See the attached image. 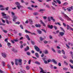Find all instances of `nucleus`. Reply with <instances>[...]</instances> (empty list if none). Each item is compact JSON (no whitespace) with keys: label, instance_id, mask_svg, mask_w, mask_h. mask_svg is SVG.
<instances>
[{"label":"nucleus","instance_id":"obj_1","mask_svg":"<svg viewBox=\"0 0 73 73\" xmlns=\"http://www.w3.org/2000/svg\"><path fill=\"white\" fill-rule=\"evenodd\" d=\"M34 48H35V49L38 52L40 51L39 53L40 54H41L42 52V51H40V49L37 46H35Z\"/></svg>","mask_w":73,"mask_h":73},{"label":"nucleus","instance_id":"obj_13","mask_svg":"<svg viewBox=\"0 0 73 73\" xmlns=\"http://www.w3.org/2000/svg\"><path fill=\"white\" fill-rule=\"evenodd\" d=\"M39 68L40 69V70H41L40 71V73L42 72L43 73L44 70H43V69H42V68H41V67H40Z\"/></svg>","mask_w":73,"mask_h":73},{"label":"nucleus","instance_id":"obj_49","mask_svg":"<svg viewBox=\"0 0 73 73\" xmlns=\"http://www.w3.org/2000/svg\"><path fill=\"white\" fill-rule=\"evenodd\" d=\"M3 32H4V33H7V31L5 30H3Z\"/></svg>","mask_w":73,"mask_h":73},{"label":"nucleus","instance_id":"obj_28","mask_svg":"<svg viewBox=\"0 0 73 73\" xmlns=\"http://www.w3.org/2000/svg\"><path fill=\"white\" fill-rule=\"evenodd\" d=\"M55 24L56 25L57 24H58V25H60V26H61V25L60 24V23H59L58 22H57V23H55Z\"/></svg>","mask_w":73,"mask_h":73},{"label":"nucleus","instance_id":"obj_33","mask_svg":"<svg viewBox=\"0 0 73 73\" xmlns=\"http://www.w3.org/2000/svg\"><path fill=\"white\" fill-rule=\"evenodd\" d=\"M15 4L16 5H20V3L18 2H15Z\"/></svg>","mask_w":73,"mask_h":73},{"label":"nucleus","instance_id":"obj_21","mask_svg":"<svg viewBox=\"0 0 73 73\" xmlns=\"http://www.w3.org/2000/svg\"><path fill=\"white\" fill-rule=\"evenodd\" d=\"M60 28L61 29V31H62L63 32H64V33L65 32V31L64 30L63 28L62 27H60Z\"/></svg>","mask_w":73,"mask_h":73},{"label":"nucleus","instance_id":"obj_8","mask_svg":"<svg viewBox=\"0 0 73 73\" xmlns=\"http://www.w3.org/2000/svg\"><path fill=\"white\" fill-rule=\"evenodd\" d=\"M42 59L44 61V63L46 64H47V61H46V60H45L46 59V58H42Z\"/></svg>","mask_w":73,"mask_h":73},{"label":"nucleus","instance_id":"obj_17","mask_svg":"<svg viewBox=\"0 0 73 73\" xmlns=\"http://www.w3.org/2000/svg\"><path fill=\"white\" fill-rule=\"evenodd\" d=\"M50 19L51 20H52L54 22H55V20L53 18V17H51Z\"/></svg>","mask_w":73,"mask_h":73},{"label":"nucleus","instance_id":"obj_58","mask_svg":"<svg viewBox=\"0 0 73 73\" xmlns=\"http://www.w3.org/2000/svg\"><path fill=\"white\" fill-rule=\"evenodd\" d=\"M0 10H1V11H4L5 10V9H4V8H2L0 9Z\"/></svg>","mask_w":73,"mask_h":73},{"label":"nucleus","instance_id":"obj_30","mask_svg":"<svg viewBox=\"0 0 73 73\" xmlns=\"http://www.w3.org/2000/svg\"><path fill=\"white\" fill-rule=\"evenodd\" d=\"M64 63L65 64H66V65L67 66L68 65V63H67V62H66V61H64Z\"/></svg>","mask_w":73,"mask_h":73},{"label":"nucleus","instance_id":"obj_39","mask_svg":"<svg viewBox=\"0 0 73 73\" xmlns=\"http://www.w3.org/2000/svg\"><path fill=\"white\" fill-rule=\"evenodd\" d=\"M70 62L73 64V60H72V59H70Z\"/></svg>","mask_w":73,"mask_h":73},{"label":"nucleus","instance_id":"obj_56","mask_svg":"<svg viewBox=\"0 0 73 73\" xmlns=\"http://www.w3.org/2000/svg\"><path fill=\"white\" fill-rule=\"evenodd\" d=\"M28 9H30V10H32L33 8H31V7H28Z\"/></svg>","mask_w":73,"mask_h":73},{"label":"nucleus","instance_id":"obj_59","mask_svg":"<svg viewBox=\"0 0 73 73\" xmlns=\"http://www.w3.org/2000/svg\"><path fill=\"white\" fill-rule=\"evenodd\" d=\"M2 63L3 64V66H5V62H2Z\"/></svg>","mask_w":73,"mask_h":73},{"label":"nucleus","instance_id":"obj_61","mask_svg":"<svg viewBox=\"0 0 73 73\" xmlns=\"http://www.w3.org/2000/svg\"><path fill=\"white\" fill-rule=\"evenodd\" d=\"M0 73H3L4 72L2 71L1 70H0Z\"/></svg>","mask_w":73,"mask_h":73},{"label":"nucleus","instance_id":"obj_18","mask_svg":"<svg viewBox=\"0 0 73 73\" xmlns=\"http://www.w3.org/2000/svg\"><path fill=\"white\" fill-rule=\"evenodd\" d=\"M37 31L39 34H41L42 33V31H40L39 29H37Z\"/></svg>","mask_w":73,"mask_h":73},{"label":"nucleus","instance_id":"obj_63","mask_svg":"<svg viewBox=\"0 0 73 73\" xmlns=\"http://www.w3.org/2000/svg\"><path fill=\"white\" fill-rule=\"evenodd\" d=\"M46 7H47V8H50V6H49V5H46Z\"/></svg>","mask_w":73,"mask_h":73},{"label":"nucleus","instance_id":"obj_25","mask_svg":"<svg viewBox=\"0 0 73 73\" xmlns=\"http://www.w3.org/2000/svg\"><path fill=\"white\" fill-rule=\"evenodd\" d=\"M38 14V12H34V13H33V14L34 15H37Z\"/></svg>","mask_w":73,"mask_h":73},{"label":"nucleus","instance_id":"obj_29","mask_svg":"<svg viewBox=\"0 0 73 73\" xmlns=\"http://www.w3.org/2000/svg\"><path fill=\"white\" fill-rule=\"evenodd\" d=\"M62 53L63 54H64V55H65V52L64 51V50H62Z\"/></svg>","mask_w":73,"mask_h":73},{"label":"nucleus","instance_id":"obj_27","mask_svg":"<svg viewBox=\"0 0 73 73\" xmlns=\"http://www.w3.org/2000/svg\"><path fill=\"white\" fill-rule=\"evenodd\" d=\"M68 4V3H67V2H65V3H64L63 5H67Z\"/></svg>","mask_w":73,"mask_h":73},{"label":"nucleus","instance_id":"obj_64","mask_svg":"<svg viewBox=\"0 0 73 73\" xmlns=\"http://www.w3.org/2000/svg\"><path fill=\"white\" fill-rule=\"evenodd\" d=\"M51 7L53 9H55V8L54 7H53V6H51Z\"/></svg>","mask_w":73,"mask_h":73},{"label":"nucleus","instance_id":"obj_32","mask_svg":"<svg viewBox=\"0 0 73 73\" xmlns=\"http://www.w3.org/2000/svg\"><path fill=\"white\" fill-rule=\"evenodd\" d=\"M31 33V34H32V35H36V34L35 33H32L30 32H29V31H28V33Z\"/></svg>","mask_w":73,"mask_h":73},{"label":"nucleus","instance_id":"obj_10","mask_svg":"<svg viewBox=\"0 0 73 73\" xmlns=\"http://www.w3.org/2000/svg\"><path fill=\"white\" fill-rule=\"evenodd\" d=\"M29 22L32 25L33 24V21L32 20L29 19Z\"/></svg>","mask_w":73,"mask_h":73},{"label":"nucleus","instance_id":"obj_24","mask_svg":"<svg viewBox=\"0 0 73 73\" xmlns=\"http://www.w3.org/2000/svg\"><path fill=\"white\" fill-rule=\"evenodd\" d=\"M36 56L37 57V58H38L39 56H38V53L37 52H36L35 54Z\"/></svg>","mask_w":73,"mask_h":73},{"label":"nucleus","instance_id":"obj_45","mask_svg":"<svg viewBox=\"0 0 73 73\" xmlns=\"http://www.w3.org/2000/svg\"><path fill=\"white\" fill-rule=\"evenodd\" d=\"M54 27L56 30V29H58V28L57 27H56V26H54Z\"/></svg>","mask_w":73,"mask_h":73},{"label":"nucleus","instance_id":"obj_38","mask_svg":"<svg viewBox=\"0 0 73 73\" xmlns=\"http://www.w3.org/2000/svg\"><path fill=\"white\" fill-rule=\"evenodd\" d=\"M14 41L15 42H17V41H19V40L18 39H17V38L16 39H14Z\"/></svg>","mask_w":73,"mask_h":73},{"label":"nucleus","instance_id":"obj_48","mask_svg":"<svg viewBox=\"0 0 73 73\" xmlns=\"http://www.w3.org/2000/svg\"><path fill=\"white\" fill-rule=\"evenodd\" d=\"M58 53L60 54V53L61 52V51H60V50H58Z\"/></svg>","mask_w":73,"mask_h":73},{"label":"nucleus","instance_id":"obj_46","mask_svg":"<svg viewBox=\"0 0 73 73\" xmlns=\"http://www.w3.org/2000/svg\"><path fill=\"white\" fill-rule=\"evenodd\" d=\"M43 18L44 19H47V16H43Z\"/></svg>","mask_w":73,"mask_h":73},{"label":"nucleus","instance_id":"obj_35","mask_svg":"<svg viewBox=\"0 0 73 73\" xmlns=\"http://www.w3.org/2000/svg\"><path fill=\"white\" fill-rule=\"evenodd\" d=\"M56 2H57V3H59V4H61V2L60 1H59V0H56Z\"/></svg>","mask_w":73,"mask_h":73},{"label":"nucleus","instance_id":"obj_3","mask_svg":"<svg viewBox=\"0 0 73 73\" xmlns=\"http://www.w3.org/2000/svg\"><path fill=\"white\" fill-rule=\"evenodd\" d=\"M63 15L64 16L66 17L68 20H71V19L70 18V17H69L67 15H66V14H65L64 13H63Z\"/></svg>","mask_w":73,"mask_h":73},{"label":"nucleus","instance_id":"obj_11","mask_svg":"<svg viewBox=\"0 0 73 73\" xmlns=\"http://www.w3.org/2000/svg\"><path fill=\"white\" fill-rule=\"evenodd\" d=\"M60 34L61 36H63V35H64V33L62 32H60Z\"/></svg>","mask_w":73,"mask_h":73},{"label":"nucleus","instance_id":"obj_41","mask_svg":"<svg viewBox=\"0 0 73 73\" xmlns=\"http://www.w3.org/2000/svg\"><path fill=\"white\" fill-rule=\"evenodd\" d=\"M3 18H4V19H8V17L6 16L3 17Z\"/></svg>","mask_w":73,"mask_h":73},{"label":"nucleus","instance_id":"obj_16","mask_svg":"<svg viewBox=\"0 0 73 73\" xmlns=\"http://www.w3.org/2000/svg\"><path fill=\"white\" fill-rule=\"evenodd\" d=\"M45 11V9H41L39 10V12H41L42 13V12L43 11Z\"/></svg>","mask_w":73,"mask_h":73},{"label":"nucleus","instance_id":"obj_51","mask_svg":"<svg viewBox=\"0 0 73 73\" xmlns=\"http://www.w3.org/2000/svg\"><path fill=\"white\" fill-rule=\"evenodd\" d=\"M20 23L19 22H15V24H20Z\"/></svg>","mask_w":73,"mask_h":73},{"label":"nucleus","instance_id":"obj_43","mask_svg":"<svg viewBox=\"0 0 73 73\" xmlns=\"http://www.w3.org/2000/svg\"><path fill=\"white\" fill-rule=\"evenodd\" d=\"M70 65V67H71V68H72V69H73V65H72H72H71V64H69Z\"/></svg>","mask_w":73,"mask_h":73},{"label":"nucleus","instance_id":"obj_36","mask_svg":"<svg viewBox=\"0 0 73 73\" xmlns=\"http://www.w3.org/2000/svg\"><path fill=\"white\" fill-rule=\"evenodd\" d=\"M31 44H32V45H35V43L34 41H31Z\"/></svg>","mask_w":73,"mask_h":73},{"label":"nucleus","instance_id":"obj_6","mask_svg":"<svg viewBox=\"0 0 73 73\" xmlns=\"http://www.w3.org/2000/svg\"><path fill=\"white\" fill-rule=\"evenodd\" d=\"M53 27V26L52 25H48V28H50V29H52Z\"/></svg>","mask_w":73,"mask_h":73},{"label":"nucleus","instance_id":"obj_50","mask_svg":"<svg viewBox=\"0 0 73 73\" xmlns=\"http://www.w3.org/2000/svg\"><path fill=\"white\" fill-rule=\"evenodd\" d=\"M8 40V38L5 39V41H6V42H8V41H7Z\"/></svg>","mask_w":73,"mask_h":73},{"label":"nucleus","instance_id":"obj_47","mask_svg":"<svg viewBox=\"0 0 73 73\" xmlns=\"http://www.w3.org/2000/svg\"><path fill=\"white\" fill-rule=\"evenodd\" d=\"M52 51H53V52H56L55 50H54V48H53V47L52 48Z\"/></svg>","mask_w":73,"mask_h":73},{"label":"nucleus","instance_id":"obj_54","mask_svg":"<svg viewBox=\"0 0 73 73\" xmlns=\"http://www.w3.org/2000/svg\"><path fill=\"white\" fill-rule=\"evenodd\" d=\"M20 27L22 29H23V26H22V25H20Z\"/></svg>","mask_w":73,"mask_h":73},{"label":"nucleus","instance_id":"obj_26","mask_svg":"<svg viewBox=\"0 0 73 73\" xmlns=\"http://www.w3.org/2000/svg\"><path fill=\"white\" fill-rule=\"evenodd\" d=\"M17 60V59L15 60V64L16 65H18V64L17 63L18 61H16Z\"/></svg>","mask_w":73,"mask_h":73},{"label":"nucleus","instance_id":"obj_44","mask_svg":"<svg viewBox=\"0 0 73 73\" xmlns=\"http://www.w3.org/2000/svg\"><path fill=\"white\" fill-rule=\"evenodd\" d=\"M25 51L27 52L28 50V46H27V48H25Z\"/></svg>","mask_w":73,"mask_h":73},{"label":"nucleus","instance_id":"obj_31","mask_svg":"<svg viewBox=\"0 0 73 73\" xmlns=\"http://www.w3.org/2000/svg\"><path fill=\"white\" fill-rule=\"evenodd\" d=\"M70 8V7H69V8H67V10H68V11H71V9Z\"/></svg>","mask_w":73,"mask_h":73},{"label":"nucleus","instance_id":"obj_19","mask_svg":"<svg viewBox=\"0 0 73 73\" xmlns=\"http://www.w3.org/2000/svg\"><path fill=\"white\" fill-rule=\"evenodd\" d=\"M40 22L43 25V26H45V25L44 23H43V22L42 21V20H40Z\"/></svg>","mask_w":73,"mask_h":73},{"label":"nucleus","instance_id":"obj_37","mask_svg":"<svg viewBox=\"0 0 73 73\" xmlns=\"http://www.w3.org/2000/svg\"><path fill=\"white\" fill-rule=\"evenodd\" d=\"M2 15L3 16H6V14L4 13H1Z\"/></svg>","mask_w":73,"mask_h":73},{"label":"nucleus","instance_id":"obj_55","mask_svg":"<svg viewBox=\"0 0 73 73\" xmlns=\"http://www.w3.org/2000/svg\"><path fill=\"white\" fill-rule=\"evenodd\" d=\"M11 13L13 16H14L15 15V13H14L13 12H11Z\"/></svg>","mask_w":73,"mask_h":73},{"label":"nucleus","instance_id":"obj_42","mask_svg":"<svg viewBox=\"0 0 73 73\" xmlns=\"http://www.w3.org/2000/svg\"><path fill=\"white\" fill-rule=\"evenodd\" d=\"M35 63L36 64H40V63L38 62H35Z\"/></svg>","mask_w":73,"mask_h":73},{"label":"nucleus","instance_id":"obj_15","mask_svg":"<svg viewBox=\"0 0 73 73\" xmlns=\"http://www.w3.org/2000/svg\"><path fill=\"white\" fill-rule=\"evenodd\" d=\"M35 25L36 27H41V25H40V24H35Z\"/></svg>","mask_w":73,"mask_h":73},{"label":"nucleus","instance_id":"obj_52","mask_svg":"<svg viewBox=\"0 0 73 73\" xmlns=\"http://www.w3.org/2000/svg\"><path fill=\"white\" fill-rule=\"evenodd\" d=\"M31 60H29L28 61L29 64H31Z\"/></svg>","mask_w":73,"mask_h":73},{"label":"nucleus","instance_id":"obj_14","mask_svg":"<svg viewBox=\"0 0 73 73\" xmlns=\"http://www.w3.org/2000/svg\"><path fill=\"white\" fill-rule=\"evenodd\" d=\"M17 7H18V9H20L22 7L20 5H17Z\"/></svg>","mask_w":73,"mask_h":73},{"label":"nucleus","instance_id":"obj_7","mask_svg":"<svg viewBox=\"0 0 73 73\" xmlns=\"http://www.w3.org/2000/svg\"><path fill=\"white\" fill-rule=\"evenodd\" d=\"M1 54L2 55L3 57H4V58H5V57H6V56L7 55H6V54H5V53H2Z\"/></svg>","mask_w":73,"mask_h":73},{"label":"nucleus","instance_id":"obj_12","mask_svg":"<svg viewBox=\"0 0 73 73\" xmlns=\"http://www.w3.org/2000/svg\"><path fill=\"white\" fill-rule=\"evenodd\" d=\"M52 60L53 62V63H54V64H57V63L56 60H55L54 59H52Z\"/></svg>","mask_w":73,"mask_h":73},{"label":"nucleus","instance_id":"obj_23","mask_svg":"<svg viewBox=\"0 0 73 73\" xmlns=\"http://www.w3.org/2000/svg\"><path fill=\"white\" fill-rule=\"evenodd\" d=\"M7 66H8V68H9V69L10 70L11 69V66H10V65L9 64L7 65Z\"/></svg>","mask_w":73,"mask_h":73},{"label":"nucleus","instance_id":"obj_22","mask_svg":"<svg viewBox=\"0 0 73 73\" xmlns=\"http://www.w3.org/2000/svg\"><path fill=\"white\" fill-rule=\"evenodd\" d=\"M45 54H48V51L47 50H45L44 51Z\"/></svg>","mask_w":73,"mask_h":73},{"label":"nucleus","instance_id":"obj_5","mask_svg":"<svg viewBox=\"0 0 73 73\" xmlns=\"http://www.w3.org/2000/svg\"><path fill=\"white\" fill-rule=\"evenodd\" d=\"M13 21H14V22H16V19H17V16H14V17H13Z\"/></svg>","mask_w":73,"mask_h":73},{"label":"nucleus","instance_id":"obj_57","mask_svg":"<svg viewBox=\"0 0 73 73\" xmlns=\"http://www.w3.org/2000/svg\"><path fill=\"white\" fill-rule=\"evenodd\" d=\"M63 24L64 27H66V25L64 23H63Z\"/></svg>","mask_w":73,"mask_h":73},{"label":"nucleus","instance_id":"obj_40","mask_svg":"<svg viewBox=\"0 0 73 73\" xmlns=\"http://www.w3.org/2000/svg\"><path fill=\"white\" fill-rule=\"evenodd\" d=\"M48 19L49 21H51V20L50 19V17H48Z\"/></svg>","mask_w":73,"mask_h":73},{"label":"nucleus","instance_id":"obj_20","mask_svg":"<svg viewBox=\"0 0 73 73\" xmlns=\"http://www.w3.org/2000/svg\"><path fill=\"white\" fill-rule=\"evenodd\" d=\"M39 39L40 40V41H43V40H44V38H42L41 37H40L39 38Z\"/></svg>","mask_w":73,"mask_h":73},{"label":"nucleus","instance_id":"obj_60","mask_svg":"<svg viewBox=\"0 0 73 73\" xmlns=\"http://www.w3.org/2000/svg\"><path fill=\"white\" fill-rule=\"evenodd\" d=\"M44 44H47L48 42L46 41H44Z\"/></svg>","mask_w":73,"mask_h":73},{"label":"nucleus","instance_id":"obj_4","mask_svg":"<svg viewBox=\"0 0 73 73\" xmlns=\"http://www.w3.org/2000/svg\"><path fill=\"white\" fill-rule=\"evenodd\" d=\"M67 29L68 30L69 29H70L71 31H73V28H72L71 27H70L68 25H67Z\"/></svg>","mask_w":73,"mask_h":73},{"label":"nucleus","instance_id":"obj_9","mask_svg":"<svg viewBox=\"0 0 73 73\" xmlns=\"http://www.w3.org/2000/svg\"><path fill=\"white\" fill-rule=\"evenodd\" d=\"M7 45L9 48H11V44L9 42H7Z\"/></svg>","mask_w":73,"mask_h":73},{"label":"nucleus","instance_id":"obj_34","mask_svg":"<svg viewBox=\"0 0 73 73\" xmlns=\"http://www.w3.org/2000/svg\"><path fill=\"white\" fill-rule=\"evenodd\" d=\"M6 21L7 24H9V21H8V20L6 19Z\"/></svg>","mask_w":73,"mask_h":73},{"label":"nucleus","instance_id":"obj_53","mask_svg":"<svg viewBox=\"0 0 73 73\" xmlns=\"http://www.w3.org/2000/svg\"><path fill=\"white\" fill-rule=\"evenodd\" d=\"M63 70H65V71H66L68 70V68H63Z\"/></svg>","mask_w":73,"mask_h":73},{"label":"nucleus","instance_id":"obj_2","mask_svg":"<svg viewBox=\"0 0 73 73\" xmlns=\"http://www.w3.org/2000/svg\"><path fill=\"white\" fill-rule=\"evenodd\" d=\"M17 61H18V63L19 65H21L22 64V60L21 59H17Z\"/></svg>","mask_w":73,"mask_h":73},{"label":"nucleus","instance_id":"obj_62","mask_svg":"<svg viewBox=\"0 0 73 73\" xmlns=\"http://www.w3.org/2000/svg\"><path fill=\"white\" fill-rule=\"evenodd\" d=\"M1 20H2V22H3V23H5V21H4V20H3V19H1Z\"/></svg>","mask_w":73,"mask_h":73}]
</instances>
